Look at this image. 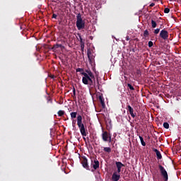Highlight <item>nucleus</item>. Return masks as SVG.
Instances as JSON below:
<instances>
[{"label": "nucleus", "mask_w": 181, "mask_h": 181, "mask_svg": "<svg viewBox=\"0 0 181 181\" xmlns=\"http://www.w3.org/2000/svg\"><path fill=\"white\" fill-rule=\"evenodd\" d=\"M81 75L83 76L82 78V83H83L86 86L95 87V78L88 76L87 73H81Z\"/></svg>", "instance_id": "1"}, {"label": "nucleus", "mask_w": 181, "mask_h": 181, "mask_svg": "<svg viewBox=\"0 0 181 181\" xmlns=\"http://www.w3.org/2000/svg\"><path fill=\"white\" fill-rule=\"evenodd\" d=\"M77 125L79 128L82 136H87V133L86 132V127L84 126V124H83V117L80 115L77 116Z\"/></svg>", "instance_id": "2"}, {"label": "nucleus", "mask_w": 181, "mask_h": 181, "mask_svg": "<svg viewBox=\"0 0 181 181\" xmlns=\"http://www.w3.org/2000/svg\"><path fill=\"white\" fill-rule=\"evenodd\" d=\"M76 28L78 30H81L86 28V21L81 18V13H78L76 16Z\"/></svg>", "instance_id": "3"}, {"label": "nucleus", "mask_w": 181, "mask_h": 181, "mask_svg": "<svg viewBox=\"0 0 181 181\" xmlns=\"http://www.w3.org/2000/svg\"><path fill=\"white\" fill-rule=\"evenodd\" d=\"M158 168L161 175L164 179V181H168L169 179V176L168 175V171H166V170L165 169V167L162 166V165H158Z\"/></svg>", "instance_id": "4"}, {"label": "nucleus", "mask_w": 181, "mask_h": 181, "mask_svg": "<svg viewBox=\"0 0 181 181\" xmlns=\"http://www.w3.org/2000/svg\"><path fill=\"white\" fill-rule=\"evenodd\" d=\"M160 37L163 39V40H168L169 37V33L165 29L162 30L160 33Z\"/></svg>", "instance_id": "5"}, {"label": "nucleus", "mask_w": 181, "mask_h": 181, "mask_svg": "<svg viewBox=\"0 0 181 181\" xmlns=\"http://www.w3.org/2000/svg\"><path fill=\"white\" fill-rule=\"evenodd\" d=\"M91 166L93 168L94 170H97L100 168V161L97 158L91 160Z\"/></svg>", "instance_id": "6"}, {"label": "nucleus", "mask_w": 181, "mask_h": 181, "mask_svg": "<svg viewBox=\"0 0 181 181\" xmlns=\"http://www.w3.org/2000/svg\"><path fill=\"white\" fill-rule=\"evenodd\" d=\"M81 163H82L83 168L86 169V170H90V166L88 165V160H87V158H86L85 156L83 157Z\"/></svg>", "instance_id": "7"}, {"label": "nucleus", "mask_w": 181, "mask_h": 181, "mask_svg": "<svg viewBox=\"0 0 181 181\" xmlns=\"http://www.w3.org/2000/svg\"><path fill=\"white\" fill-rule=\"evenodd\" d=\"M127 111H129L132 118H135V117H136V113H134V108H132L129 105L127 106Z\"/></svg>", "instance_id": "8"}, {"label": "nucleus", "mask_w": 181, "mask_h": 181, "mask_svg": "<svg viewBox=\"0 0 181 181\" xmlns=\"http://www.w3.org/2000/svg\"><path fill=\"white\" fill-rule=\"evenodd\" d=\"M110 134H108V132H103L102 134V139L104 142H108V138Z\"/></svg>", "instance_id": "9"}, {"label": "nucleus", "mask_w": 181, "mask_h": 181, "mask_svg": "<svg viewBox=\"0 0 181 181\" xmlns=\"http://www.w3.org/2000/svg\"><path fill=\"white\" fill-rule=\"evenodd\" d=\"M119 179H121V175L119 174H117V173H113L112 175V180L118 181Z\"/></svg>", "instance_id": "10"}, {"label": "nucleus", "mask_w": 181, "mask_h": 181, "mask_svg": "<svg viewBox=\"0 0 181 181\" xmlns=\"http://www.w3.org/2000/svg\"><path fill=\"white\" fill-rule=\"evenodd\" d=\"M98 98L101 104L102 108H105V102L104 100V98L103 97V95H99Z\"/></svg>", "instance_id": "11"}, {"label": "nucleus", "mask_w": 181, "mask_h": 181, "mask_svg": "<svg viewBox=\"0 0 181 181\" xmlns=\"http://www.w3.org/2000/svg\"><path fill=\"white\" fill-rule=\"evenodd\" d=\"M153 151V152L156 153V156H157V159H158V160L162 159V154L160 153V151H159L156 148H154Z\"/></svg>", "instance_id": "12"}, {"label": "nucleus", "mask_w": 181, "mask_h": 181, "mask_svg": "<svg viewBox=\"0 0 181 181\" xmlns=\"http://www.w3.org/2000/svg\"><path fill=\"white\" fill-rule=\"evenodd\" d=\"M115 165L117 169H122V167L125 166V165L122 164V163L119 161H116Z\"/></svg>", "instance_id": "13"}, {"label": "nucleus", "mask_w": 181, "mask_h": 181, "mask_svg": "<svg viewBox=\"0 0 181 181\" xmlns=\"http://www.w3.org/2000/svg\"><path fill=\"white\" fill-rule=\"evenodd\" d=\"M139 138L141 141V144L142 146H146V143H145V141H144V137H142L141 135H139Z\"/></svg>", "instance_id": "14"}, {"label": "nucleus", "mask_w": 181, "mask_h": 181, "mask_svg": "<svg viewBox=\"0 0 181 181\" xmlns=\"http://www.w3.org/2000/svg\"><path fill=\"white\" fill-rule=\"evenodd\" d=\"M86 74H88L89 77H91V78H95V76H94L93 72H91V71H86Z\"/></svg>", "instance_id": "15"}, {"label": "nucleus", "mask_w": 181, "mask_h": 181, "mask_svg": "<svg viewBox=\"0 0 181 181\" xmlns=\"http://www.w3.org/2000/svg\"><path fill=\"white\" fill-rule=\"evenodd\" d=\"M71 119H74V118H77V112H71Z\"/></svg>", "instance_id": "16"}, {"label": "nucleus", "mask_w": 181, "mask_h": 181, "mask_svg": "<svg viewBox=\"0 0 181 181\" xmlns=\"http://www.w3.org/2000/svg\"><path fill=\"white\" fill-rule=\"evenodd\" d=\"M100 86H101V84H100V81H98V78H96V82H95V86L96 88H98V90H100Z\"/></svg>", "instance_id": "17"}, {"label": "nucleus", "mask_w": 181, "mask_h": 181, "mask_svg": "<svg viewBox=\"0 0 181 181\" xmlns=\"http://www.w3.org/2000/svg\"><path fill=\"white\" fill-rule=\"evenodd\" d=\"M62 45L60 44H57L55 45H54L52 48V50H56V49H59V47H62Z\"/></svg>", "instance_id": "18"}, {"label": "nucleus", "mask_w": 181, "mask_h": 181, "mask_svg": "<svg viewBox=\"0 0 181 181\" xmlns=\"http://www.w3.org/2000/svg\"><path fill=\"white\" fill-rule=\"evenodd\" d=\"M103 151H104V152H107V153H110L111 148L110 147H104Z\"/></svg>", "instance_id": "19"}, {"label": "nucleus", "mask_w": 181, "mask_h": 181, "mask_svg": "<svg viewBox=\"0 0 181 181\" xmlns=\"http://www.w3.org/2000/svg\"><path fill=\"white\" fill-rule=\"evenodd\" d=\"M151 26L153 28H156V26H157L156 21L151 20Z\"/></svg>", "instance_id": "20"}, {"label": "nucleus", "mask_w": 181, "mask_h": 181, "mask_svg": "<svg viewBox=\"0 0 181 181\" xmlns=\"http://www.w3.org/2000/svg\"><path fill=\"white\" fill-rule=\"evenodd\" d=\"M144 37H148L149 36V31H148V30H144Z\"/></svg>", "instance_id": "21"}, {"label": "nucleus", "mask_w": 181, "mask_h": 181, "mask_svg": "<svg viewBox=\"0 0 181 181\" xmlns=\"http://www.w3.org/2000/svg\"><path fill=\"white\" fill-rule=\"evenodd\" d=\"M76 72L77 73H81H81H86V72H84V69L83 68L76 69Z\"/></svg>", "instance_id": "22"}, {"label": "nucleus", "mask_w": 181, "mask_h": 181, "mask_svg": "<svg viewBox=\"0 0 181 181\" xmlns=\"http://www.w3.org/2000/svg\"><path fill=\"white\" fill-rule=\"evenodd\" d=\"M127 87L129 88V90H131L132 91L135 90V88H134V86H132V85H131V83H127Z\"/></svg>", "instance_id": "23"}, {"label": "nucleus", "mask_w": 181, "mask_h": 181, "mask_svg": "<svg viewBox=\"0 0 181 181\" xmlns=\"http://www.w3.org/2000/svg\"><path fill=\"white\" fill-rule=\"evenodd\" d=\"M136 74L139 76V77H141V76H142V72L141 71V69H136Z\"/></svg>", "instance_id": "24"}, {"label": "nucleus", "mask_w": 181, "mask_h": 181, "mask_svg": "<svg viewBox=\"0 0 181 181\" xmlns=\"http://www.w3.org/2000/svg\"><path fill=\"white\" fill-rule=\"evenodd\" d=\"M163 127H164V128H165V129H169V123L164 122L163 123Z\"/></svg>", "instance_id": "25"}, {"label": "nucleus", "mask_w": 181, "mask_h": 181, "mask_svg": "<svg viewBox=\"0 0 181 181\" xmlns=\"http://www.w3.org/2000/svg\"><path fill=\"white\" fill-rule=\"evenodd\" d=\"M64 114V110H59L58 112V115L59 117H63V115Z\"/></svg>", "instance_id": "26"}, {"label": "nucleus", "mask_w": 181, "mask_h": 181, "mask_svg": "<svg viewBox=\"0 0 181 181\" xmlns=\"http://www.w3.org/2000/svg\"><path fill=\"white\" fill-rule=\"evenodd\" d=\"M87 54H88V59H89V60H91V51L90 50H88V52H87Z\"/></svg>", "instance_id": "27"}, {"label": "nucleus", "mask_w": 181, "mask_h": 181, "mask_svg": "<svg viewBox=\"0 0 181 181\" xmlns=\"http://www.w3.org/2000/svg\"><path fill=\"white\" fill-rule=\"evenodd\" d=\"M78 36L79 37L80 43H84V42L83 41V37H81V34H78Z\"/></svg>", "instance_id": "28"}, {"label": "nucleus", "mask_w": 181, "mask_h": 181, "mask_svg": "<svg viewBox=\"0 0 181 181\" xmlns=\"http://www.w3.org/2000/svg\"><path fill=\"white\" fill-rule=\"evenodd\" d=\"M159 32H160V28H156V29L154 30L153 33H154L155 35H158V33H159Z\"/></svg>", "instance_id": "29"}, {"label": "nucleus", "mask_w": 181, "mask_h": 181, "mask_svg": "<svg viewBox=\"0 0 181 181\" xmlns=\"http://www.w3.org/2000/svg\"><path fill=\"white\" fill-rule=\"evenodd\" d=\"M170 12V9L169 8H165L164 9V13H169Z\"/></svg>", "instance_id": "30"}, {"label": "nucleus", "mask_w": 181, "mask_h": 181, "mask_svg": "<svg viewBox=\"0 0 181 181\" xmlns=\"http://www.w3.org/2000/svg\"><path fill=\"white\" fill-rule=\"evenodd\" d=\"M153 46V42L152 41L148 42V47H152Z\"/></svg>", "instance_id": "31"}, {"label": "nucleus", "mask_w": 181, "mask_h": 181, "mask_svg": "<svg viewBox=\"0 0 181 181\" xmlns=\"http://www.w3.org/2000/svg\"><path fill=\"white\" fill-rule=\"evenodd\" d=\"M115 173H117V175H119V173H121V168H117V170L115 171Z\"/></svg>", "instance_id": "32"}, {"label": "nucleus", "mask_w": 181, "mask_h": 181, "mask_svg": "<svg viewBox=\"0 0 181 181\" xmlns=\"http://www.w3.org/2000/svg\"><path fill=\"white\" fill-rule=\"evenodd\" d=\"M52 18H53L54 19H57V14L53 13V15H52Z\"/></svg>", "instance_id": "33"}, {"label": "nucleus", "mask_w": 181, "mask_h": 181, "mask_svg": "<svg viewBox=\"0 0 181 181\" xmlns=\"http://www.w3.org/2000/svg\"><path fill=\"white\" fill-rule=\"evenodd\" d=\"M72 125H73V127L76 126V120L72 121Z\"/></svg>", "instance_id": "34"}, {"label": "nucleus", "mask_w": 181, "mask_h": 181, "mask_svg": "<svg viewBox=\"0 0 181 181\" xmlns=\"http://www.w3.org/2000/svg\"><path fill=\"white\" fill-rule=\"evenodd\" d=\"M81 49H84V42L81 43Z\"/></svg>", "instance_id": "35"}, {"label": "nucleus", "mask_w": 181, "mask_h": 181, "mask_svg": "<svg viewBox=\"0 0 181 181\" xmlns=\"http://www.w3.org/2000/svg\"><path fill=\"white\" fill-rule=\"evenodd\" d=\"M112 139H111V134H110L109 137H108V141L111 142Z\"/></svg>", "instance_id": "36"}, {"label": "nucleus", "mask_w": 181, "mask_h": 181, "mask_svg": "<svg viewBox=\"0 0 181 181\" xmlns=\"http://www.w3.org/2000/svg\"><path fill=\"white\" fill-rule=\"evenodd\" d=\"M73 94H74V95H76V88H74V89H73Z\"/></svg>", "instance_id": "37"}, {"label": "nucleus", "mask_w": 181, "mask_h": 181, "mask_svg": "<svg viewBox=\"0 0 181 181\" xmlns=\"http://www.w3.org/2000/svg\"><path fill=\"white\" fill-rule=\"evenodd\" d=\"M154 5H155V3H151V4L149 5V6H150V8H152Z\"/></svg>", "instance_id": "38"}, {"label": "nucleus", "mask_w": 181, "mask_h": 181, "mask_svg": "<svg viewBox=\"0 0 181 181\" xmlns=\"http://www.w3.org/2000/svg\"><path fill=\"white\" fill-rule=\"evenodd\" d=\"M126 40H127V41L129 40V36L126 37Z\"/></svg>", "instance_id": "39"}, {"label": "nucleus", "mask_w": 181, "mask_h": 181, "mask_svg": "<svg viewBox=\"0 0 181 181\" xmlns=\"http://www.w3.org/2000/svg\"><path fill=\"white\" fill-rule=\"evenodd\" d=\"M131 51L135 52V49L132 48Z\"/></svg>", "instance_id": "40"}, {"label": "nucleus", "mask_w": 181, "mask_h": 181, "mask_svg": "<svg viewBox=\"0 0 181 181\" xmlns=\"http://www.w3.org/2000/svg\"><path fill=\"white\" fill-rule=\"evenodd\" d=\"M155 173H156V170H155V171L153 173V175H155Z\"/></svg>", "instance_id": "41"}, {"label": "nucleus", "mask_w": 181, "mask_h": 181, "mask_svg": "<svg viewBox=\"0 0 181 181\" xmlns=\"http://www.w3.org/2000/svg\"><path fill=\"white\" fill-rule=\"evenodd\" d=\"M83 139H84V141H86V138L85 137H83Z\"/></svg>", "instance_id": "42"}]
</instances>
